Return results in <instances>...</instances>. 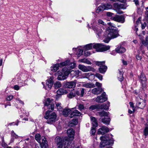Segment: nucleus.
I'll return each instance as SVG.
<instances>
[{
	"label": "nucleus",
	"instance_id": "obj_1",
	"mask_svg": "<svg viewBox=\"0 0 148 148\" xmlns=\"http://www.w3.org/2000/svg\"><path fill=\"white\" fill-rule=\"evenodd\" d=\"M54 101L52 99L47 98L46 99L45 108H47L48 110L46 112L44 117L47 119V122L49 124H51L56 121L57 116L55 112L49 114V113L54 110Z\"/></svg>",
	"mask_w": 148,
	"mask_h": 148
},
{
	"label": "nucleus",
	"instance_id": "obj_2",
	"mask_svg": "<svg viewBox=\"0 0 148 148\" xmlns=\"http://www.w3.org/2000/svg\"><path fill=\"white\" fill-rule=\"evenodd\" d=\"M108 24L109 26L102 36L103 38H104L103 41L106 43H108L111 39L115 38L119 36L118 31L114 29L115 27L114 24L109 22Z\"/></svg>",
	"mask_w": 148,
	"mask_h": 148
},
{
	"label": "nucleus",
	"instance_id": "obj_3",
	"mask_svg": "<svg viewBox=\"0 0 148 148\" xmlns=\"http://www.w3.org/2000/svg\"><path fill=\"white\" fill-rule=\"evenodd\" d=\"M58 72V79L59 80H63L66 79L67 76L69 74L70 71L69 69H66V68H64L62 71H59ZM70 73L71 75L78 77L79 76V74L81 73V72L79 70L75 71L73 70L70 72Z\"/></svg>",
	"mask_w": 148,
	"mask_h": 148
},
{
	"label": "nucleus",
	"instance_id": "obj_4",
	"mask_svg": "<svg viewBox=\"0 0 148 148\" xmlns=\"http://www.w3.org/2000/svg\"><path fill=\"white\" fill-rule=\"evenodd\" d=\"M55 142L59 148H62L64 146V148H73L70 147V144L69 143V139L67 137H65L62 139L59 136L56 137Z\"/></svg>",
	"mask_w": 148,
	"mask_h": 148
},
{
	"label": "nucleus",
	"instance_id": "obj_5",
	"mask_svg": "<svg viewBox=\"0 0 148 148\" xmlns=\"http://www.w3.org/2000/svg\"><path fill=\"white\" fill-rule=\"evenodd\" d=\"M110 136H111V135H107L100 137V139L101 140L100 145L101 147H103L107 145L113 143V139L112 138L110 139L109 137Z\"/></svg>",
	"mask_w": 148,
	"mask_h": 148
},
{
	"label": "nucleus",
	"instance_id": "obj_6",
	"mask_svg": "<svg viewBox=\"0 0 148 148\" xmlns=\"http://www.w3.org/2000/svg\"><path fill=\"white\" fill-rule=\"evenodd\" d=\"M93 48L96 49L99 52H103L109 50L110 47L109 45H106L101 43H97L94 44Z\"/></svg>",
	"mask_w": 148,
	"mask_h": 148
},
{
	"label": "nucleus",
	"instance_id": "obj_7",
	"mask_svg": "<svg viewBox=\"0 0 148 148\" xmlns=\"http://www.w3.org/2000/svg\"><path fill=\"white\" fill-rule=\"evenodd\" d=\"M78 69L84 72H87L92 71L95 72V69L90 66H86L85 65L79 64L78 66Z\"/></svg>",
	"mask_w": 148,
	"mask_h": 148
},
{
	"label": "nucleus",
	"instance_id": "obj_8",
	"mask_svg": "<svg viewBox=\"0 0 148 148\" xmlns=\"http://www.w3.org/2000/svg\"><path fill=\"white\" fill-rule=\"evenodd\" d=\"M145 100L143 99L140 97H138L136 98V106L139 108L143 109L145 105Z\"/></svg>",
	"mask_w": 148,
	"mask_h": 148
},
{
	"label": "nucleus",
	"instance_id": "obj_9",
	"mask_svg": "<svg viewBox=\"0 0 148 148\" xmlns=\"http://www.w3.org/2000/svg\"><path fill=\"white\" fill-rule=\"evenodd\" d=\"M105 63V61H97L96 62V65L100 66L99 68V71L101 73H105L107 69V67L104 65Z\"/></svg>",
	"mask_w": 148,
	"mask_h": 148
},
{
	"label": "nucleus",
	"instance_id": "obj_10",
	"mask_svg": "<svg viewBox=\"0 0 148 148\" xmlns=\"http://www.w3.org/2000/svg\"><path fill=\"white\" fill-rule=\"evenodd\" d=\"M107 100V96L105 92H103L101 96H98L96 99V102L99 103H102Z\"/></svg>",
	"mask_w": 148,
	"mask_h": 148
},
{
	"label": "nucleus",
	"instance_id": "obj_11",
	"mask_svg": "<svg viewBox=\"0 0 148 148\" xmlns=\"http://www.w3.org/2000/svg\"><path fill=\"white\" fill-rule=\"evenodd\" d=\"M113 20L118 22L123 23L125 21V19L123 16L121 15H116L112 18Z\"/></svg>",
	"mask_w": 148,
	"mask_h": 148
},
{
	"label": "nucleus",
	"instance_id": "obj_12",
	"mask_svg": "<svg viewBox=\"0 0 148 148\" xmlns=\"http://www.w3.org/2000/svg\"><path fill=\"white\" fill-rule=\"evenodd\" d=\"M110 130L107 127L102 126L98 130V134L103 135L106 133L109 132Z\"/></svg>",
	"mask_w": 148,
	"mask_h": 148
},
{
	"label": "nucleus",
	"instance_id": "obj_13",
	"mask_svg": "<svg viewBox=\"0 0 148 148\" xmlns=\"http://www.w3.org/2000/svg\"><path fill=\"white\" fill-rule=\"evenodd\" d=\"M46 84V86H47V87L44 86L45 89L49 90L51 88L53 84V78L52 77H50L47 80Z\"/></svg>",
	"mask_w": 148,
	"mask_h": 148
},
{
	"label": "nucleus",
	"instance_id": "obj_14",
	"mask_svg": "<svg viewBox=\"0 0 148 148\" xmlns=\"http://www.w3.org/2000/svg\"><path fill=\"white\" fill-rule=\"evenodd\" d=\"M93 29L98 36V37H100L101 36L102 30L98 26H95L93 27Z\"/></svg>",
	"mask_w": 148,
	"mask_h": 148
},
{
	"label": "nucleus",
	"instance_id": "obj_15",
	"mask_svg": "<svg viewBox=\"0 0 148 148\" xmlns=\"http://www.w3.org/2000/svg\"><path fill=\"white\" fill-rule=\"evenodd\" d=\"M67 133L69 137L70 138V140H73L75 134L74 130L71 128L69 129L67 131Z\"/></svg>",
	"mask_w": 148,
	"mask_h": 148
},
{
	"label": "nucleus",
	"instance_id": "obj_16",
	"mask_svg": "<svg viewBox=\"0 0 148 148\" xmlns=\"http://www.w3.org/2000/svg\"><path fill=\"white\" fill-rule=\"evenodd\" d=\"M76 82V80L73 81L68 82L66 84V86L69 88H72L75 87Z\"/></svg>",
	"mask_w": 148,
	"mask_h": 148
},
{
	"label": "nucleus",
	"instance_id": "obj_17",
	"mask_svg": "<svg viewBox=\"0 0 148 148\" xmlns=\"http://www.w3.org/2000/svg\"><path fill=\"white\" fill-rule=\"evenodd\" d=\"M113 6L116 9H125V7L123 4H119V3H115L113 4Z\"/></svg>",
	"mask_w": 148,
	"mask_h": 148
},
{
	"label": "nucleus",
	"instance_id": "obj_18",
	"mask_svg": "<svg viewBox=\"0 0 148 148\" xmlns=\"http://www.w3.org/2000/svg\"><path fill=\"white\" fill-rule=\"evenodd\" d=\"M103 89L100 88H95L92 89V93L94 95H99Z\"/></svg>",
	"mask_w": 148,
	"mask_h": 148
},
{
	"label": "nucleus",
	"instance_id": "obj_19",
	"mask_svg": "<svg viewBox=\"0 0 148 148\" xmlns=\"http://www.w3.org/2000/svg\"><path fill=\"white\" fill-rule=\"evenodd\" d=\"M42 143L40 142V143L41 147L42 148H46L47 146V142L46 139L44 137H42Z\"/></svg>",
	"mask_w": 148,
	"mask_h": 148
},
{
	"label": "nucleus",
	"instance_id": "obj_20",
	"mask_svg": "<svg viewBox=\"0 0 148 148\" xmlns=\"http://www.w3.org/2000/svg\"><path fill=\"white\" fill-rule=\"evenodd\" d=\"M109 106V103H108L107 104L103 103L101 105H98L99 108L101 109H103L105 110H107L108 109Z\"/></svg>",
	"mask_w": 148,
	"mask_h": 148
},
{
	"label": "nucleus",
	"instance_id": "obj_21",
	"mask_svg": "<svg viewBox=\"0 0 148 148\" xmlns=\"http://www.w3.org/2000/svg\"><path fill=\"white\" fill-rule=\"evenodd\" d=\"M116 51L118 53H121L125 52V49L121 46H119L115 49Z\"/></svg>",
	"mask_w": 148,
	"mask_h": 148
},
{
	"label": "nucleus",
	"instance_id": "obj_22",
	"mask_svg": "<svg viewBox=\"0 0 148 148\" xmlns=\"http://www.w3.org/2000/svg\"><path fill=\"white\" fill-rule=\"evenodd\" d=\"M81 115V113L77 110H75L72 112L70 115V117L71 118L74 116H79Z\"/></svg>",
	"mask_w": 148,
	"mask_h": 148
},
{
	"label": "nucleus",
	"instance_id": "obj_23",
	"mask_svg": "<svg viewBox=\"0 0 148 148\" xmlns=\"http://www.w3.org/2000/svg\"><path fill=\"white\" fill-rule=\"evenodd\" d=\"M71 110L67 108H65L62 111L61 110V113H62V114L65 116H68L69 113L71 112Z\"/></svg>",
	"mask_w": 148,
	"mask_h": 148
},
{
	"label": "nucleus",
	"instance_id": "obj_24",
	"mask_svg": "<svg viewBox=\"0 0 148 148\" xmlns=\"http://www.w3.org/2000/svg\"><path fill=\"white\" fill-rule=\"evenodd\" d=\"M90 119L92 126L95 127H97L98 124L97 120L93 116H91L90 117Z\"/></svg>",
	"mask_w": 148,
	"mask_h": 148
},
{
	"label": "nucleus",
	"instance_id": "obj_25",
	"mask_svg": "<svg viewBox=\"0 0 148 148\" xmlns=\"http://www.w3.org/2000/svg\"><path fill=\"white\" fill-rule=\"evenodd\" d=\"M67 93V91L64 88H60L57 91V94L58 95L66 94Z\"/></svg>",
	"mask_w": 148,
	"mask_h": 148
},
{
	"label": "nucleus",
	"instance_id": "obj_26",
	"mask_svg": "<svg viewBox=\"0 0 148 148\" xmlns=\"http://www.w3.org/2000/svg\"><path fill=\"white\" fill-rule=\"evenodd\" d=\"M78 62H80L86 63L88 64H92V63L89 60L85 58L79 60Z\"/></svg>",
	"mask_w": 148,
	"mask_h": 148
},
{
	"label": "nucleus",
	"instance_id": "obj_27",
	"mask_svg": "<svg viewBox=\"0 0 148 148\" xmlns=\"http://www.w3.org/2000/svg\"><path fill=\"white\" fill-rule=\"evenodd\" d=\"M60 66L59 64H55L51 68V71L54 72H56L59 69Z\"/></svg>",
	"mask_w": 148,
	"mask_h": 148
},
{
	"label": "nucleus",
	"instance_id": "obj_28",
	"mask_svg": "<svg viewBox=\"0 0 148 148\" xmlns=\"http://www.w3.org/2000/svg\"><path fill=\"white\" fill-rule=\"evenodd\" d=\"M83 86L87 88H94L95 87V85L92 83L85 84L83 85Z\"/></svg>",
	"mask_w": 148,
	"mask_h": 148
},
{
	"label": "nucleus",
	"instance_id": "obj_29",
	"mask_svg": "<svg viewBox=\"0 0 148 148\" xmlns=\"http://www.w3.org/2000/svg\"><path fill=\"white\" fill-rule=\"evenodd\" d=\"M103 5L104 8V10H107L108 9H111L112 8V5L108 3L103 4Z\"/></svg>",
	"mask_w": 148,
	"mask_h": 148
},
{
	"label": "nucleus",
	"instance_id": "obj_30",
	"mask_svg": "<svg viewBox=\"0 0 148 148\" xmlns=\"http://www.w3.org/2000/svg\"><path fill=\"white\" fill-rule=\"evenodd\" d=\"M123 73L120 71H119V73L117 75L118 78L119 80L122 81L123 79Z\"/></svg>",
	"mask_w": 148,
	"mask_h": 148
},
{
	"label": "nucleus",
	"instance_id": "obj_31",
	"mask_svg": "<svg viewBox=\"0 0 148 148\" xmlns=\"http://www.w3.org/2000/svg\"><path fill=\"white\" fill-rule=\"evenodd\" d=\"M109 112H107L105 111H101L99 112V115L101 117L105 116L108 117Z\"/></svg>",
	"mask_w": 148,
	"mask_h": 148
},
{
	"label": "nucleus",
	"instance_id": "obj_32",
	"mask_svg": "<svg viewBox=\"0 0 148 148\" xmlns=\"http://www.w3.org/2000/svg\"><path fill=\"white\" fill-rule=\"evenodd\" d=\"M110 121V119L109 118H104L102 119V122L104 123L108 124Z\"/></svg>",
	"mask_w": 148,
	"mask_h": 148
},
{
	"label": "nucleus",
	"instance_id": "obj_33",
	"mask_svg": "<svg viewBox=\"0 0 148 148\" xmlns=\"http://www.w3.org/2000/svg\"><path fill=\"white\" fill-rule=\"evenodd\" d=\"M94 44L90 43L84 47V48L87 50L91 49L92 48V47H93V46Z\"/></svg>",
	"mask_w": 148,
	"mask_h": 148
},
{
	"label": "nucleus",
	"instance_id": "obj_34",
	"mask_svg": "<svg viewBox=\"0 0 148 148\" xmlns=\"http://www.w3.org/2000/svg\"><path fill=\"white\" fill-rule=\"evenodd\" d=\"M41 136L39 134H36L35 136V139L39 143H40Z\"/></svg>",
	"mask_w": 148,
	"mask_h": 148
},
{
	"label": "nucleus",
	"instance_id": "obj_35",
	"mask_svg": "<svg viewBox=\"0 0 148 148\" xmlns=\"http://www.w3.org/2000/svg\"><path fill=\"white\" fill-rule=\"evenodd\" d=\"M103 4L101 5L97 9L96 12L97 13H99L100 12L104 10V8L103 7Z\"/></svg>",
	"mask_w": 148,
	"mask_h": 148
},
{
	"label": "nucleus",
	"instance_id": "obj_36",
	"mask_svg": "<svg viewBox=\"0 0 148 148\" xmlns=\"http://www.w3.org/2000/svg\"><path fill=\"white\" fill-rule=\"evenodd\" d=\"M76 66V64L75 62H71L70 63H68V67L70 68L73 69L75 68Z\"/></svg>",
	"mask_w": 148,
	"mask_h": 148
},
{
	"label": "nucleus",
	"instance_id": "obj_37",
	"mask_svg": "<svg viewBox=\"0 0 148 148\" xmlns=\"http://www.w3.org/2000/svg\"><path fill=\"white\" fill-rule=\"evenodd\" d=\"M69 60H66L65 62H62L60 64H59L60 65V67H61L62 66H64L67 65H68V63H69Z\"/></svg>",
	"mask_w": 148,
	"mask_h": 148
},
{
	"label": "nucleus",
	"instance_id": "obj_38",
	"mask_svg": "<svg viewBox=\"0 0 148 148\" xmlns=\"http://www.w3.org/2000/svg\"><path fill=\"white\" fill-rule=\"evenodd\" d=\"M144 134L145 136L148 135V125L147 124L145 125V127L144 131Z\"/></svg>",
	"mask_w": 148,
	"mask_h": 148
},
{
	"label": "nucleus",
	"instance_id": "obj_39",
	"mask_svg": "<svg viewBox=\"0 0 148 148\" xmlns=\"http://www.w3.org/2000/svg\"><path fill=\"white\" fill-rule=\"evenodd\" d=\"M61 86V84L59 82H56L54 84V87L55 88H60Z\"/></svg>",
	"mask_w": 148,
	"mask_h": 148
},
{
	"label": "nucleus",
	"instance_id": "obj_40",
	"mask_svg": "<svg viewBox=\"0 0 148 148\" xmlns=\"http://www.w3.org/2000/svg\"><path fill=\"white\" fill-rule=\"evenodd\" d=\"M56 104L58 110L60 111H61L62 108L61 106V103H56Z\"/></svg>",
	"mask_w": 148,
	"mask_h": 148
},
{
	"label": "nucleus",
	"instance_id": "obj_41",
	"mask_svg": "<svg viewBox=\"0 0 148 148\" xmlns=\"http://www.w3.org/2000/svg\"><path fill=\"white\" fill-rule=\"evenodd\" d=\"M75 96V94L74 92H72L68 95V97L69 98H71Z\"/></svg>",
	"mask_w": 148,
	"mask_h": 148
},
{
	"label": "nucleus",
	"instance_id": "obj_42",
	"mask_svg": "<svg viewBox=\"0 0 148 148\" xmlns=\"http://www.w3.org/2000/svg\"><path fill=\"white\" fill-rule=\"evenodd\" d=\"M96 130L95 128L92 127L90 132L91 135H94L95 134Z\"/></svg>",
	"mask_w": 148,
	"mask_h": 148
},
{
	"label": "nucleus",
	"instance_id": "obj_43",
	"mask_svg": "<svg viewBox=\"0 0 148 148\" xmlns=\"http://www.w3.org/2000/svg\"><path fill=\"white\" fill-rule=\"evenodd\" d=\"M83 50L81 49H78V51L77 53V55L78 56H80L82 54Z\"/></svg>",
	"mask_w": 148,
	"mask_h": 148
},
{
	"label": "nucleus",
	"instance_id": "obj_44",
	"mask_svg": "<svg viewBox=\"0 0 148 148\" xmlns=\"http://www.w3.org/2000/svg\"><path fill=\"white\" fill-rule=\"evenodd\" d=\"M91 75V73H85L83 74V78H87L90 75Z\"/></svg>",
	"mask_w": 148,
	"mask_h": 148
},
{
	"label": "nucleus",
	"instance_id": "obj_45",
	"mask_svg": "<svg viewBox=\"0 0 148 148\" xmlns=\"http://www.w3.org/2000/svg\"><path fill=\"white\" fill-rule=\"evenodd\" d=\"M140 79L142 81H145L146 80L145 75L143 74H142L140 76Z\"/></svg>",
	"mask_w": 148,
	"mask_h": 148
},
{
	"label": "nucleus",
	"instance_id": "obj_46",
	"mask_svg": "<svg viewBox=\"0 0 148 148\" xmlns=\"http://www.w3.org/2000/svg\"><path fill=\"white\" fill-rule=\"evenodd\" d=\"M95 76L100 80H101L102 79V75L99 73H96Z\"/></svg>",
	"mask_w": 148,
	"mask_h": 148
},
{
	"label": "nucleus",
	"instance_id": "obj_47",
	"mask_svg": "<svg viewBox=\"0 0 148 148\" xmlns=\"http://www.w3.org/2000/svg\"><path fill=\"white\" fill-rule=\"evenodd\" d=\"M11 135L13 137H15L16 138H18L19 136L16 134L15 133H14L13 131H12L11 132Z\"/></svg>",
	"mask_w": 148,
	"mask_h": 148
},
{
	"label": "nucleus",
	"instance_id": "obj_48",
	"mask_svg": "<svg viewBox=\"0 0 148 148\" xmlns=\"http://www.w3.org/2000/svg\"><path fill=\"white\" fill-rule=\"evenodd\" d=\"M78 108L79 109L80 111L84 110V106L82 104H79L78 106Z\"/></svg>",
	"mask_w": 148,
	"mask_h": 148
},
{
	"label": "nucleus",
	"instance_id": "obj_49",
	"mask_svg": "<svg viewBox=\"0 0 148 148\" xmlns=\"http://www.w3.org/2000/svg\"><path fill=\"white\" fill-rule=\"evenodd\" d=\"M77 122V120L76 119H73L71 121V123L73 124L74 125H76Z\"/></svg>",
	"mask_w": 148,
	"mask_h": 148
},
{
	"label": "nucleus",
	"instance_id": "obj_50",
	"mask_svg": "<svg viewBox=\"0 0 148 148\" xmlns=\"http://www.w3.org/2000/svg\"><path fill=\"white\" fill-rule=\"evenodd\" d=\"M97 108H99V107H98V105L97 106H95V105H93V106H92L90 107L89 108H90V109L92 110H95Z\"/></svg>",
	"mask_w": 148,
	"mask_h": 148
},
{
	"label": "nucleus",
	"instance_id": "obj_51",
	"mask_svg": "<svg viewBox=\"0 0 148 148\" xmlns=\"http://www.w3.org/2000/svg\"><path fill=\"white\" fill-rule=\"evenodd\" d=\"M129 104L130 105V106L132 108V110H135V108L134 106V105L133 103L131 102H130L129 103Z\"/></svg>",
	"mask_w": 148,
	"mask_h": 148
},
{
	"label": "nucleus",
	"instance_id": "obj_52",
	"mask_svg": "<svg viewBox=\"0 0 148 148\" xmlns=\"http://www.w3.org/2000/svg\"><path fill=\"white\" fill-rule=\"evenodd\" d=\"M98 22L99 23L103 25H105L106 23H105L101 19H99L98 20Z\"/></svg>",
	"mask_w": 148,
	"mask_h": 148
},
{
	"label": "nucleus",
	"instance_id": "obj_53",
	"mask_svg": "<svg viewBox=\"0 0 148 148\" xmlns=\"http://www.w3.org/2000/svg\"><path fill=\"white\" fill-rule=\"evenodd\" d=\"M95 85L96 86L98 87V88H101V87L102 85V84H101L97 82H96Z\"/></svg>",
	"mask_w": 148,
	"mask_h": 148
},
{
	"label": "nucleus",
	"instance_id": "obj_54",
	"mask_svg": "<svg viewBox=\"0 0 148 148\" xmlns=\"http://www.w3.org/2000/svg\"><path fill=\"white\" fill-rule=\"evenodd\" d=\"M13 96L10 95L8 96L7 97V99L8 101H10L13 98Z\"/></svg>",
	"mask_w": 148,
	"mask_h": 148
},
{
	"label": "nucleus",
	"instance_id": "obj_55",
	"mask_svg": "<svg viewBox=\"0 0 148 148\" xmlns=\"http://www.w3.org/2000/svg\"><path fill=\"white\" fill-rule=\"evenodd\" d=\"M147 25V23L145 22H144L143 24L142 23L141 25V28L142 29H144Z\"/></svg>",
	"mask_w": 148,
	"mask_h": 148
},
{
	"label": "nucleus",
	"instance_id": "obj_56",
	"mask_svg": "<svg viewBox=\"0 0 148 148\" xmlns=\"http://www.w3.org/2000/svg\"><path fill=\"white\" fill-rule=\"evenodd\" d=\"M81 94L80 95L81 97H82L84 95V88H82V89L81 91Z\"/></svg>",
	"mask_w": 148,
	"mask_h": 148
},
{
	"label": "nucleus",
	"instance_id": "obj_57",
	"mask_svg": "<svg viewBox=\"0 0 148 148\" xmlns=\"http://www.w3.org/2000/svg\"><path fill=\"white\" fill-rule=\"evenodd\" d=\"M84 54L86 56H88L89 55H90V53L89 51H84Z\"/></svg>",
	"mask_w": 148,
	"mask_h": 148
},
{
	"label": "nucleus",
	"instance_id": "obj_58",
	"mask_svg": "<svg viewBox=\"0 0 148 148\" xmlns=\"http://www.w3.org/2000/svg\"><path fill=\"white\" fill-rule=\"evenodd\" d=\"M14 90H18L19 89V87L17 85H15L14 86Z\"/></svg>",
	"mask_w": 148,
	"mask_h": 148
},
{
	"label": "nucleus",
	"instance_id": "obj_59",
	"mask_svg": "<svg viewBox=\"0 0 148 148\" xmlns=\"http://www.w3.org/2000/svg\"><path fill=\"white\" fill-rule=\"evenodd\" d=\"M136 58L138 60H140L142 58V57L141 56H139L138 55H136Z\"/></svg>",
	"mask_w": 148,
	"mask_h": 148
},
{
	"label": "nucleus",
	"instance_id": "obj_60",
	"mask_svg": "<svg viewBox=\"0 0 148 148\" xmlns=\"http://www.w3.org/2000/svg\"><path fill=\"white\" fill-rule=\"evenodd\" d=\"M106 14L107 16H110L113 15V14L110 12H108Z\"/></svg>",
	"mask_w": 148,
	"mask_h": 148
},
{
	"label": "nucleus",
	"instance_id": "obj_61",
	"mask_svg": "<svg viewBox=\"0 0 148 148\" xmlns=\"http://www.w3.org/2000/svg\"><path fill=\"white\" fill-rule=\"evenodd\" d=\"M143 44L144 45H145L147 46L148 47V42H147V40H146V41H143Z\"/></svg>",
	"mask_w": 148,
	"mask_h": 148
},
{
	"label": "nucleus",
	"instance_id": "obj_62",
	"mask_svg": "<svg viewBox=\"0 0 148 148\" xmlns=\"http://www.w3.org/2000/svg\"><path fill=\"white\" fill-rule=\"evenodd\" d=\"M146 11L145 12V14L146 16L148 17V7L146 8Z\"/></svg>",
	"mask_w": 148,
	"mask_h": 148
},
{
	"label": "nucleus",
	"instance_id": "obj_63",
	"mask_svg": "<svg viewBox=\"0 0 148 148\" xmlns=\"http://www.w3.org/2000/svg\"><path fill=\"white\" fill-rule=\"evenodd\" d=\"M16 100L19 102L21 104H23V103L22 101L21 100H20L19 99L17 98L16 99Z\"/></svg>",
	"mask_w": 148,
	"mask_h": 148
},
{
	"label": "nucleus",
	"instance_id": "obj_64",
	"mask_svg": "<svg viewBox=\"0 0 148 148\" xmlns=\"http://www.w3.org/2000/svg\"><path fill=\"white\" fill-rule=\"evenodd\" d=\"M134 2L136 5H138L139 2L138 0H134Z\"/></svg>",
	"mask_w": 148,
	"mask_h": 148
}]
</instances>
